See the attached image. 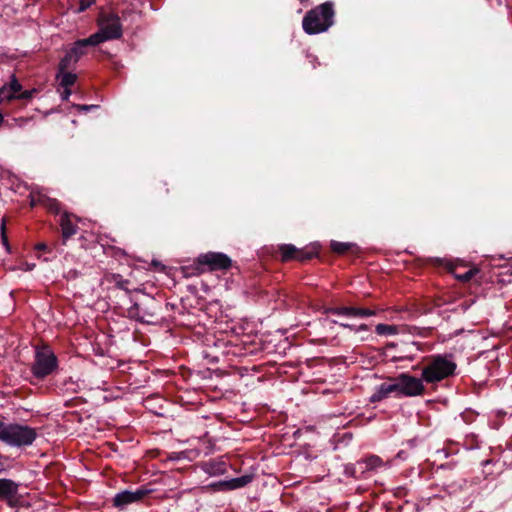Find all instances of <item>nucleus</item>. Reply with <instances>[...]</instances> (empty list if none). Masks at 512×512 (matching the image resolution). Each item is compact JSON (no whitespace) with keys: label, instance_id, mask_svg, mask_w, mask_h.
<instances>
[{"label":"nucleus","instance_id":"obj_29","mask_svg":"<svg viewBox=\"0 0 512 512\" xmlns=\"http://www.w3.org/2000/svg\"><path fill=\"white\" fill-rule=\"evenodd\" d=\"M154 191L159 196H167L170 193V190H169V187H168V183L166 181H162V180L158 181L157 183H155Z\"/></svg>","mask_w":512,"mask_h":512},{"label":"nucleus","instance_id":"obj_7","mask_svg":"<svg viewBox=\"0 0 512 512\" xmlns=\"http://www.w3.org/2000/svg\"><path fill=\"white\" fill-rule=\"evenodd\" d=\"M204 266H208L209 270H228L232 267V260L226 254L221 252H208L201 254L197 258L196 267L190 275H199L204 272Z\"/></svg>","mask_w":512,"mask_h":512},{"label":"nucleus","instance_id":"obj_16","mask_svg":"<svg viewBox=\"0 0 512 512\" xmlns=\"http://www.w3.org/2000/svg\"><path fill=\"white\" fill-rule=\"evenodd\" d=\"M331 250L338 254V255H344L347 253L350 254H356L359 252V247L355 243H349V242H339L332 240L330 243Z\"/></svg>","mask_w":512,"mask_h":512},{"label":"nucleus","instance_id":"obj_32","mask_svg":"<svg viewBox=\"0 0 512 512\" xmlns=\"http://www.w3.org/2000/svg\"><path fill=\"white\" fill-rule=\"evenodd\" d=\"M37 92L36 89H31V90H25L23 92H20L17 96H16V99H20V100H29L33 97V95Z\"/></svg>","mask_w":512,"mask_h":512},{"label":"nucleus","instance_id":"obj_6","mask_svg":"<svg viewBox=\"0 0 512 512\" xmlns=\"http://www.w3.org/2000/svg\"><path fill=\"white\" fill-rule=\"evenodd\" d=\"M97 24L99 31L92 34L98 44L108 40L120 39L123 35L120 17L114 11L100 12Z\"/></svg>","mask_w":512,"mask_h":512},{"label":"nucleus","instance_id":"obj_23","mask_svg":"<svg viewBox=\"0 0 512 512\" xmlns=\"http://www.w3.org/2000/svg\"><path fill=\"white\" fill-rule=\"evenodd\" d=\"M418 350H419L418 343L412 342L410 344H407L401 350V355L398 356V357H394L393 360L394 361H400V360H404V359L412 360L413 359V352L418 351Z\"/></svg>","mask_w":512,"mask_h":512},{"label":"nucleus","instance_id":"obj_33","mask_svg":"<svg viewBox=\"0 0 512 512\" xmlns=\"http://www.w3.org/2000/svg\"><path fill=\"white\" fill-rule=\"evenodd\" d=\"M27 122H28V119H25V118H14V119H12V122L4 121V124L8 128H13L15 125L22 126L23 124H25Z\"/></svg>","mask_w":512,"mask_h":512},{"label":"nucleus","instance_id":"obj_9","mask_svg":"<svg viewBox=\"0 0 512 512\" xmlns=\"http://www.w3.org/2000/svg\"><path fill=\"white\" fill-rule=\"evenodd\" d=\"M278 251L280 253V259L282 262H288L291 260L304 262L318 255L315 247L298 249L293 244H281L278 246Z\"/></svg>","mask_w":512,"mask_h":512},{"label":"nucleus","instance_id":"obj_31","mask_svg":"<svg viewBox=\"0 0 512 512\" xmlns=\"http://www.w3.org/2000/svg\"><path fill=\"white\" fill-rule=\"evenodd\" d=\"M115 280V285L117 288L124 290L127 294H130V289L128 288L129 280L123 279L121 275L117 274L113 276Z\"/></svg>","mask_w":512,"mask_h":512},{"label":"nucleus","instance_id":"obj_42","mask_svg":"<svg viewBox=\"0 0 512 512\" xmlns=\"http://www.w3.org/2000/svg\"><path fill=\"white\" fill-rule=\"evenodd\" d=\"M394 347H396V344H395V343H392V342H391V343H388V344H387V348H394Z\"/></svg>","mask_w":512,"mask_h":512},{"label":"nucleus","instance_id":"obj_20","mask_svg":"<svg viewBox=\"0 0 512 512\" xmlns=\"http://www.w3.org/2000/svg\"><path fill=\"white\" fill-rule=\"evenodd\" d=\"M450 271L454 274L456 279L462 282L470 281L480 272V270L476 267H471L463 273L458 272V267H451Z\"/></svg>","mask_w":512,"mask_h":512},{"label":"nucleus","instance_id":"obj_1","mask_svg":"<svg viewBox=\"0 0 512 512\" xmlns=\"http://www.w3.org/2000/svg\"><path fill=\"white\" fill-rule=\"evenodd\" d=\"M456 369L452 355L434 354L424 358L421 376L427 384H435L455 375Z\"/></svg>","mask_w":512,"mask_h":512},{"label":"nucleus","instance_id":"obj_34","mask_svg":"<svg viewBox=\"0 0 512 512\" xmlns=\"http://www.w3.org/2000/svg\"><path fill=\"white\" fill-rule=\"evenodd\" d=\"M1 237H2V242H3L4 246L6 247L7 250H9L10 246H9V243H8V237L6 235V223H5V220H3L2 224H1Z\"/></svg>","mask_w":512,"mask_h":512},{"label":"nucleus","instance_id":"obj_2","mask_svg":"<svg viewBox=\"0 0 512 512\" xmlns=\"http://www.w3.org/2000/svg\"><path fill=\"white\" fill-rule=\"evenodd\" d=\"M335 10L333 2H324L306 12L302 27L308 35L327 31L334 24Z\"/></svg>","mask_w":512,"mask_h":512},{"label":"nucleus","instance_id":"obj_40","mask_svg":"<svg viewBox=\"0 0 512 512\" xmlns=\"http://www.w3.org/2000/svg\"><path fill=\"white\" fill-rule=\"evenodd\" d=\"M340 326L344 327V328H349V329H352L353 326L350 325V324H344V323H340Z\"/></svg>","mask_w":512,"mask_h":512},{"label":"nucleus","instance_id":"obj_25","mask_svg":"<svg viewBox=\"0 0 512 512\" xmlns=\"http://www.w3.org/2000/svg\"><path fill=\"white\" fill-rule=\"evenodd\" d=\"M58 77H60V85L65 88H69L70 86L74 85L76 82L77 76L76 74H73L69 72L68 70L65 72H59L58 71Z\"/></svg>","mask_w":512,"mask_h":512},{"label":"nucleus","instance_id":"obj_26","mask_svg":"<svg viewBox=\"0 0 512 512\" xmlns=\"http://www.w3.org/2000/svg\"><path fill=\"white\" fill-rule=\"evenodd\" d=\"M323 313L352 317V307H326Z\"/></svg>","mask_w":512,"mask_h":512},{"label":"nucleus","instance_id":"obj_14","mask_svg":"<svg viewBox=\"0 0 512 512\" xmlns=\"http://www.w3.org/2000/svg\"><path fill=\"white\" fill-rule=\"evenodd\" d=\"M22 85L19 83L15 75L12 76L10 83L0 89V103L6 99L8 101L16 99L21 92Z\"/></svg>","mask_w":512,"mask_h":512},{"label":"nucleus","instance_id":"obj_35","mask_svg":"<svg viewBox=\"0 0 512 512\" xmlns=\"http://www.w3.org/2000/svg\"><path fill=\"white\" fill-rule=\"evenodd\" d=\"M95 2V0H79V8H78V12H84L85 10H87L93 3Z\"/></svg>","mask_w":512,"mask_h":512},{"label":"nucleus","instance_id":"obj_30","mask_svg":"<svg viewBox=\"0 0 512 512\" xmlns=\"http://www.w3.org/2000/svg\"><path fill=\"white\" fill-rule=\"evenodd\" d=\"M43 207L53 214H58L60 212L59 202L56 199H52L50 197H48V201L44 203Z\"/></svg>","mask_w":512,"mask_h":512},{"label":"nucleus","instance_id":"obj_27","mask_svg":"<svg viewBox=\"0 0 512 512\" xmlns=\"http://www.w3.org/2000/svg\"><path fill=\"white\" fill-rule=\"evenodd\" d=\"M48 201V196L42 193H31L30 194V206L34 208L38 205L43 206Z\"/></svg>","mask_w":512,"mask_h":512},{"label":"nucleus","instance_id":"obj_8","mask_svg":"<svg viewBox=\"0 0 512 512\" xmlns=\"http://www.w3.org/2000/svg\"><path fill=\"white\" fill-rule=\"evenodd\" d=\"M397 389H399V395L401 397H415L421 396L425 392L422 377L417 378L410 375L409 373H400L395 376Z\"/></svg>","mask_w":512,"mask_h":512},{"label":"nucleus","instance_id":"obj_22","mask_svg":"<svg viewBox=\"0 0 512 512\" xmlns=\"http://www.w3.org/2000/svg\"><path fill=\"white\" fill-rule=\"evenodd\" d=\"M74 57L71 52V49H67L65 55L60 59L58 64V71L59 72H65L72 68L74 65Z\"/></svg>","mask_w":512,"mask_h":512},{"label":"nucleus","instance_id":"obj_11","mask_svg":"<svg viewBox=\"0 0 512 512\" xmlns=\"http://www.w3.org/2000/svg\"><path fill=\"white\" fill-rule=\"evenodd\" d=\"M19 484L12 479L0 478V499L5 500L11 508L20 506L18 496Z\"/></svg>","mask_w":512,"mask_h":512},{"label":"nucleus","instance_id":"obj_4","mask_svg":"<svg viewBox=\"0 0 512 512\" xmlns=\"http://www.w3.org/2000/svg\"><path fill=\"white\" fill-rule=\"evenodd\" d=\"M37 438L35 428L19 423H5L0 441L11 447H26L33 444Z\"/></svg>","mask_w":512,"mask_h":512},{"label":"nucleus","instance_id":"obj_3","mask_svg":"<svg viewBox=\"0 0 512 512\" xmlns=\"http://www.w3.org/2000/svg\"><path fill=\"white\" fill-rule=\"evenodd\" d=\"M131 306L127 317L143 324H157L160 321L162 304L155 297L143 294L141 298H130Z\"/></svg>","mask_w":512,"mask_h":512},{"label":"nucleus","instance_id":"obj_43","mask_svg":"<svg viewBox=\"0 0 512 512\" xmlns=\"http://www.w3.org/2000/svg\"><path fill=\"white\" fill-rule=\"evenodd\" d=\"M4 124V117L3 115L0 113V126Z\"/></svg>","mask_w":512,"mask_h":512},{"label":"nucleus","instance_id":"obj_36","mask_svg":"<svg viewBox=\"0 0 512 512\" xmlns=\"http://www.w3.org/2000/svg\"><path fill=\"white\" fill-rule=\"evenodd\" d=\"M225 484H228L227 480H222V481L213 483V484H211V486L219 491H229L228 487H226Z\"/></svg>","mask_w":512,"mask_h":512},{"label":"nucleus","instance_id":"obj_41","mask_svg":"<svg viewBox=\"0 0 512 512\" xmlns=\"http://www.w3.org/2000/svg\"><path fill=\"white\" fill-rule=\"evenodd\" d=\"M358 329L359 330H367L368 326L366 324H361Z\"/></svg>","mask_w":512,"mask_h":512},{"label":"nucleus","instance_id":"obj_18","mask_svg":"<svg viewBox=\"0 0 512 512\" xmlns=\"http://www.w3.org/2000/svg\"><path fill=\"white\" fill-rule=\"evenodd\" d=\"M204 471L210 475H222L226 473V463L223 461L210 460L204 464Z\"/></svg>","mask_w":512,"mask_h":512},{"label":"nucleus","instance_id":"obj_12","mask_svg":"<svg viewBox=\"0 0 512 512\" xmlns=\"http://www.w3.org/2000/svg\"><path fill=\"white\" fill-rule=\"evenodd\" d=\"M387 382H383L380 385L375 387L373 394L369 398L370 403H377L384 399H387L391 395H394L396 398H400L399 389H397V384L394 377H388Z\"/></svg>","mask_w":512,"mask_h":512},{"label":"nucleus","instance_id":"obj_38","mask_svg":"<svg viewBox=\"0 0 512 512\" xmlns=\"http://www.w3.org/2000/svg\"><path fill=\"white\" fill-rule=\"evenodd\" d=\"M78 107H79L80 110L88 111V110H90L92 108H95L96 106H94V105H80Z\"/></svg>","mask_w":512,"mask_h":512},{"label":"nucleus","instance_id":"obj_15","mask_svg":"<svg viewBox=\"0 0 512 512\" xmlns=\"http://www.w3.org/2000/svg\"><path fill=\"white\" fill-rule=\"evenodd\" d=\"M72 214L64 212L60 219L63 240H67L77 233L78 227L71 220Z\"/></svg>","mask_w":512,"mask_h":512},{"label":"nucleus","instance_id":"obj_17","mask_svg":"<svg viewBox=\"0 0 512 512\" xmlns=\"http://www.w3.org/2000/svg\"><path fill=\"white\" fill-rule=\"evenodd\" d=\"M363 467V473L366 476L368 472L375 471L383 466V460L377 455H370L364 459L358 460Z\"/></svg>","mask_w":512,"mask_h":512},{"label":"nucleus","instance_id":"obj_24","mask_svg":"<svg viewBox=\"0 0 512 512\" xmlns=\"http://www.w3.org/2000/svg\"><path fill=\"white\" fill-rule=\"evenodd\" d=\"M375 332L380 336H390L398 333V327L396 325H388V324H377L375 327Z\"/></svg>","mask_w":512,"mask_h":512},{"label":"nucleus","instance_id":"obj_28","mask_svg":"<svg viewBox=\"0 0 512 512\" xmlns=\"http://www.w3.org/2000/svg\"><path fill=\"white\" fill-rule=\"evenodd\" d=\"M376 312L368 308H356L352 307V317H369L374 316Z\"/></svg>","mask_w":512,"mask_h":512},{"label":"nucleus","instance_id":"obj_13","mask_svg":"<svg viewBox=\"0 0 512 512\" xmlns=\"http://www.w3.org/2000/svg\"><path fill=\"white\" fill-rule=\"evenodd\" d=\"M98 42L95 40L93 35H90L84 39L76 40L70 47L74 57V63H77L81 57L87 54L88 48L98 46Z\"/></svg>","mask_w":512,"mask_h":512},{"label":"nucleus","instance_id":"obj_10","mask_svg":"<svg viewBox=\"0 0 512 512\" xmlns=\"http://www.w3.org/2000/svg\"><path fill=\"white\" fill-rule=\"evenodd\" d=\"M150 490L145 487H139L135 491L124 490L117 493L113 499V506L119 510L125 509L128 505L140 502L143 500L148 494Z\"/></svg>","mask_w":512,"mask_h":512},{"label":"nucleus","instance_id":"obj_21","mask_svg":"<svg viewBox=\"0 0 512 512\" xmlns=\"http://www.w3.org/2000/svg\"><path fill=\"white\" fill-rule=\"evenodd\" d=\"M361 465L362 464H360L359 461L354 464L347 465L344 470L345 475L355 479L365 478L363 467Z\"/></svg>","mask_w":512,"mask_h":512},{"label":"nucleus","instance_id":"obj_39","mask_svg":"<svg viewBox=\"0 0 512 512\" xmlns=\"http://www.w3.org/2000/svg\"><path fill=\"white\" fill-rule=\"evenodd\" d=\"M70 94H71V91L69 90V88H65V91L62 94L63 100H67Z\"/></svg>","mask_w":512,"mask_h":512},{"label":"nucleus","instance_id":"obj_37","mask_svg":"<svg viewBox=\"0 0 512 512\" xmlns=\"http://www.w3.org/2000/svg\"><path fill=\"white\" fill-rule=\"evenodd\" d=\"M35 249L42 252H50L49 246L44 242L36 244Z\"/></svg>","mask_w":512,"mask_h":512},{"label":"nucleus","instance_id":"obj_19","mask_svg":"<svg viewBox=\"0 0 512 512\" xmlns=\"http://www.w3.org/2000/svg\"><path fill=\"white\" fill-rule=\"evenodd\" d=\"M252 480H253V476L246 474V475H242V476L237 477V478H233V479L227 480L228 484H225V485H226V487H228V489L230 491V490H235V489H239V488L245 487L249 483H251Z\"/></svg>","mask_w":512,"mask_h":512},{"label":"nucleus","instance_id":"obj_5","mask_svg":"<svg viewBox=\"0 0 512 512\" xmlns=\"http://www.w3.org/2000/svg\"><path fill=\"white\" fill-rule=\"evenodd\" d=\"M59 370V362L56 354L50 346L36 347L31 372L38 380H44L55 375Z\"/></svg>","mask_w":512,"mask_h":512}]
</instances>
